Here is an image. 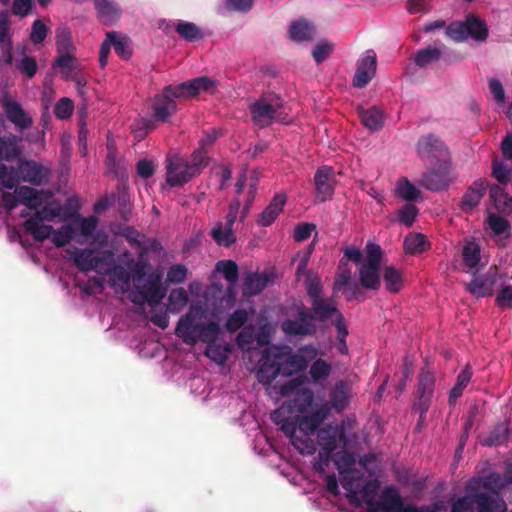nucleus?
Masks as SVG:
<instances>
[{
	"mask_svg": "<svg viewBox=\"0 0 512 512\" xmlns=\"http://www.w3.org/2000/svg\"><path fill=\"white\" fill-rule=\"evenodd\" d=\"M306 292L311 307L307 308L300 303L293 307L295 318H287L281 321L280 329L286 336H313L317 333L315 322H327L340 311L337 306L323 297V286L319 278L308 279Z\"/></svg>",
	"mask_w": 512,
	"mask_h": 512,
	"instance_id": "obj_1",
	"label": "nucleus"
},
{
	"mask_svg": "<svg viewBox=\"0 0 512 512\" xmlns=\"http://www.w3.org/2000/svg\"><path fill=\"white\" fill-rule=\"evenodd\" d=\"M204 309L198 305H191L190 310L182 315L175 328V334L185 344L193 346L197 342L207 344L205 355L219 365H223L231 351L229 344L216 343L221 328L218 322H198L204 316Z\"/></svg>",
	"mask_w": 512,
	"mask_h": 512,
	"instance_id": "obj_2",
	"label": "nucleus"
},
{
	"mask_svg": "<svg viewBox=\"0 0 512 512\" xmlns=\"http://www.w3.org/2000/svg\"><path fill=\"white\" fill-rule=\"evenodd\" d=\"M133 274L122 266L112 264L108 272H112L113 280L121 282L125 286H129L131 279L133 285L141 298V302L148 303L151 307L158 305L165 296V290L161 287L162 274L153 269V267L145 261H137L133 266ZM134 303H140L135 297L132 299Z\"/></svg>",
	"mask_w": 512,
	"mask_h": 512,
	"instance_id": "obj_3",
	"label": "nucleus"
},
{
	"mask_svg": "<svg viewBox=\"0 0 512 512\" xmlns=\"http://www.w3.org/2000/svg\"><path fill=\"white\" fill-rule=\"evenodd\" d=\"M282 107V97L273 91H267L249 105V111L255 125L267 127L275 119L278 110Z\"/></svg>",
	"mask_w": 512,
	"mask_h": 512,
	"instance_id": "obj_4",
	"label": "nucleus"
},
{
	"mask_svg": "<svg viewBox=\"0 0 512 512\" xmlns=\"http://www.w3.org/2000/svg\"><path fill=\"white\" fill-rule=\"evenodd\" d=\"M217 85L216 80L208 76H200L177 85H167L162 93L166 99H187L196 97L200 92H212Z\"/></svg>",
	"mask_w": 512,
	"mask_h": 512,
	"instance_id": "obj_5",
	"label": "nucleus"
},
{
	"mask_svg": "<svg viewBox=\"0 0 512 512\" xmlns=\"http://www.w3.org/2000/svg\"><path fill=\"white\" fill-rule=\"evenodd\" d=\"M364 500L367 512H402L406 508L399 491L393 485L384 487L377 500L374 494L370 495L368 489H365Z\"/></svg>",
	"mask_w": 512,
	"mask_h": 512,
	"instance_id": "obj_6",
	"label": "nucleus"
},
{
	"mask_svg": "<svg viewBox=\"0 0 512 512\" xmlns=\"http://www.w3.org/2000/svg\"><path fill=\"white\" fill-rule=\"evenodd\" d=\"M75 266L82 272L96 271L106 273L113 264V252L107 251L102 256H94L91 249L74 248L71 252Z\"/></svg>",
	"mask_w": 512,
	"mask_h": 512,
	"instance_id": "obj_7",
	"label": "nucleus"
},
{
	"mask_svg": "<svg viewBox=\"0 0 512 512\" xmlns=\"http://www.w3.org/2000/svg\"><path fill=\"white\" fill-rule=\"evenodd\" d=\"M18 179L31 183L35 186H42L49 183L51 170L42 164L34 161L21 159L17 164Z\"/></svg>",
	"mask_w": 512,
	"mask_h": 512,
	"instance_id": "obj_8",
	"label": "nucleus"
},
{
	"mask_svg": "<svg viewBox=\"0 0 512 512\" xmlns=\"http://www.w3.org/2000/svg\"><path fill=\"white\" fill-rule=\"evenodd\" d=\"M300 386L301 381L299 379H292L280 386L279 393L282 396H288L295 392L290 408L299 413H304L312 405L314 394L310 389Z\"/></svg>",
	"mask_w": 512,
	"mask_h": 512,
	"instance_id": "obj_9",
	"label": "nucleus"
},
{
	"mask_svg": "<svg viewBox=\"0 0 512 512\" xmlns=\"http://www.w3.org/2000/svg\"><path fill=\"white\" fill-rule=\"evenodd\" d=\"M3 112L7 120L12 123L18 131L28 130L33 126V118L24 110L22 105L5 94L1 101Z\"/></svg>",
	"mask_w": 512,
	"mask_h": 512,
	"instance_id": "obj_10",
	"label": "nucleus"
},
{
	"mask_svg": "<svg viewBox=\"0 0 512 512\" xmlns=\"http://www.w3.org/2000/svg\"><path fill=\"white\" fill-rule=\"evenodd\" d=\"M166 182L171 187L181 186L195 177V170L190 169L188 158L173 156L167 159Z\"/></svg>",
	"mask_w": 512,
	"mask_h": 512,
	"instance_id": "obj_11",
	"label": "nucleus"
},
{
	"mask_svg": "<svg viewBox=\"0 0 512 512\" xmlns=\"http://www.w3.org/2000/svg\"><path fill=\"white\" fill-rule=\"evenodd\" d=\"M279 356V347H271L263 351L256 374L260 383L269 385L278 375H281L278 365Z\"/></svg>",
	"mask_w": 512,
	"mask_h": 512,
	"instance_id": "obj_12",
	"label": "nucleus"
},
{
	"mask_svg": "<svg viewBox=\"0 0 512 512\" xmlns=\"http://www.w3.org/2000/svg\"><path fill=\"white\" fill-rule=\"evenodd\" d=\"M472 496L474 497L477 512H507V504L502 494L479 489L478 486H472Z\"/></svg>",
	"mask_w": 512,
	"mask_h": 512,
	"instance_id": "obj_13",
	"label": "nucleus"
},
{
	"mask_svg": "<svg viewBox=\"0 0 512 512\" xmlns=\"http://www.w3.org/2000/svg\"><path fill=\"white\" fill-rule=\"evenodd\" d=\"M330 414V407L328 403H322L318 408L311 413L297 415L298 416V430L302 434L301 438H310L319 426L327 419Z\"/></svg>",
	"mask_w": 512,
	"mask_h": 512,
	"instance_id": "obj_14",
	"label": "nucleus"
},
{
	"mask_svg": "<svg viewBox=\"0 0 512 512\" xmlns=\"http://www.w3.org/2000/svg\"><path fill=\"white\" fill-rule=\"evenodd\" d=\"M330 414V407L328 403H322L318 408L311 413L297 415L298 416V430L302 434L301 438H310L319 426L327 419Z\"/></svg>",
	"mask_w": 512,
	"mask_h": 512,
	"instance_id": "obj_15",
	"label": "nucleus"
},
{
	"mask_svg": "<svg viewBox=\"0 0 512 512\" xmlns=\"http://www.w3.org/2000/svg\"><path fill=\"white\" fill-rule=\"evenodd\" d=\"M335 172L331 166H320L314 175L316 197L320 202L331 200L335 189Z\"/></svg>",
	"mask_w": 512,
	"mask_h": 512,
	"instance_id": "obj_16",
	"label": "nucleus"
},
{
	"mask_svg": "<svg viewBox=\"0 0 512 512\" xmlns=\"http://www.w3.org/2000/svg\"><path fill=\"white\" fill-rule=\"evenodd\" d=\"M281 431L290 438L292 445L303 455H312L316 451V444L311 438H301L296 434L298 430V416L287 417L280 425Z\"/></svg>",
	"mask_w": 512,
	"mask_h": 512,
	"instance_id": "obj_17",
	"label": "nucleus"
},
{
	"mask_svg": "<svg viewBox=\"0 0 512 512\" xmlns=\"http://www.w3.org/2000/svg\"><path fill=\"white\" fill-rule=\"evenodd\" d=\"M497 279V268L491 267L486 274L475 276L470 283L466 284V291L476 298L491 296L494 293Z\"/></svg>",
	"mask_w": 512,
	"mask_h": 512,
	"instance_id": "obj_18",
	"label": "nucleus"
},
{
	"mask_svg": "<svg viewBox=\"0 0 512 512\" xmlns=\"http://www.w3.org/2000/svg\"><path fill=\"white\" fill-rule=\"evenodd\" d=\"M317 440L323 454L334 453L339 442L345 443L346 436L343 427L339 425L327 424L317 431Z\"/></svg>",
	"mask_w": 512,
	"mask_h": 512,
	"instance_id": "obj_19",
	"label": "nucleus"
},
{
	"mask_svg": "<svg viewBox=\"0 0 512 512\" xmlns=\"http://www.w3.org/2000/svg\"><path fill=\"white\" fill-rule=\"evenodd\" d=\"M376 54L373 50H368L366 56L358 60L357 68L353 77V86L364 88L372 80L376 73Z\"/></svg>",
	"mask_w": 512,
	"mask_h": 512,
	"instance_id": "obj_20",
	"label": "nucleus"
},
{
	"mask_svg": "<svg viewBox=\"0 0 512 512\" xmlns=\"http://www.w3.org/2000/svg\"><path fill=\"white\" fill-rule=\"evenodd\" d=\"M416 147L420 158H441L447 153L445 143L432 133L421 136Z\"/></svg>",
	"mask_w": 512,
	"mask_h": 512,
	"instance_id": "obj_21",
	"label": "nucleus"
},
{
	"mask_svg": "<svg viewBox=\"0 0 512 512\" xmlns=\"http://www.w3.org/2000/svg\"><path fill=\"white\" fill-rule=\"evenodd\" d=\"M279 348L278 365L282 376H291L306 370L305 360L301 356H297L296 353H292L291 347L284 346Z\"/></svg>",
	"mask_w": 512,
	"mask_h": 512,
	"instance_id": "obj_22",
	"label": "nucleus"
},
{
	"mask_svg": "<svg viewBox=\"0 0 512 512\" xmlns=\"http://www.w3.org/2000/svg\"><path fill=\"white\" fill-rule=\"evenodd\" d=\"M19 203L29 209L37 210L44 202L45 197H50L51 193L45 190H37L30 186H20L15 189Z\"/></svg>",
	"mask_w": 512,
	"mask_h": 512,
	"instance_id": "obj_23",
	"label": "nucleus"
},
{
	"mask_svg": "<svg viewBox=\"0 0 512 512\" xmlns=\"http://www.w3.org/2000/svg\"><path fill=\"white\" fill-rule=\"evenodd\" d=\"M488 184L484 179H478L467 189L462 197L460 207L464 212L472 211L485 194Z\"/></svg>",
	"mask_w": 512,
	"mask_h": 512,
	"instance_id": "obj_24",
	"label": "nucleus"
},
{
	"mask_svg": "<svg viewBox=\"0 0 512 512\" xmlns=\"http://www.w3.org/2000/svg\"><path fill=\"white\" fill-rule=\"evenodd\" d=\"M269 277L267 273L249 272L245 275L242 285V294L252 297L260 294L267 286Z\"/></svg>",
	"mask_w": 512,
	"mask_h": 512,
	"instance_id": "obj_25",
	"label": "nucleus"
},
{
	"mask_svg": "<svg viewBox=\"0 0 512 512\" xmlns=\"http://www.w3.org/2000/svg\"><path fill=\"white\" fill-rule=\"evenodd\" d=\"M287 201V197L283 193L275 194L268 206L262 211L257 223L260 226L267 227L271 225L278 215L282 212Z\"/></svg>",
	"mask_w": 512,
	"mask_h": 512,
	"instance_id": "obj_26",
	"label": "nucleus"
},
{
	"mask_svg": "<svg viewBox=\"0 0 512 512\" xmlns=\"http://www.w3.org/2000/svg\"><path fill=\"white\" fill-rule=\"evenodd\" d=\"M22 138L15 134L0 136V160L13 161L22 154L19 144Z\"/></svg>",
	"mask_w": 512,
	"mask_h": 512,
	"instance_id": "obj_27",
	"label": "nucleus"
},
{
	"mask_svg": "<svg viewBox=\"0 0 512 512\" xmlns=\"http://www.w3.org/2000/svg\"><path fill=\"white\" fill-rule=\"evenodd\" d=\"M419 185L430 191H440L449 185V177L445 170L431 169L422 175Z\"/></svg>",
	"mask_w": 512,
	"mask_h": 512,
	"instance_id": "obj_28",
	"label": "nucleus"
},
{
	"mask_svg": "<svg viewBox=\"0 0 512 512\" xmlns=\"http://www.w3.org/2000/svg\"><path fill=\"white\" fill-rule=\"evenodd\" d=\"M349 400L348 384L343 380L337 381L329 393L330 409L333 408L336 412H342L348 406Z\"/></svg>",
	"mask_w": 512,
	"mask_h": 512,
	"instance_id": "obj_29",
	"label": "nucleus"
},
{
	"mask_svg": "<svg viewBox=\"0 0 512 512\" xmlns=\"http://www.w3.org/2000/svg\"><path fill=\"white\" fill-rule=\"evenodd\" d=\"M99 19L104 24H113L121 16V9L112 0H94Z\"/></svg>",
	"mask_w": 512,
	"mask_h": 512,
	"instance_id": "obj_30",
	"label": "nucleus"
},
{
	"mask_svg": "<svg viewBox=\"0 0 512 512\" xmlns=\"http://www.w3.org/2000/svg\"><path fill=\"white\" fill-rule=\"evenodd\" d=\"M177 111V104L173 99H166L161 93L153 105V116L158 122H167Z\"/></svg>",
	"mask_w": 512,
	"mask_h": 512,
	"instance_id": "obj_31",
	"label": "nucleus"
},
{
	"mask_svg": "<svg viewBox=\"0 0 512 512\" xmlns=\"http://www.w3.org/2000/svg\"><path fill=\"white\" fill-rule=\"evenodd\" d=\"M358 116L361 123L371 131H378L384 125V119L382 112L377 107H371L369 109L358 108Z\"/></svg>",
	"mask_w": 512,
	"mask_h": 512,
	"instance_id": "obj_32",
	"label": "nucleus"
},
{
	"mask_svg": "<svg viewBox=\"0 0 512 512\" xmlns=\"http://www.w3.org/2000/svg\"><path fill=\"white\" fill-rule=\"evenodd\" d=\"M511 431L506 422L497 424L489 435L481 440V444L486 447L504 445L509 441Z\"/></svg>",
	"mask_w": 512,
	"mask_h": 512,
	"instance_id": "obj_33",
	"label": "nucleus"
},
{
	"mask_svg": "<svg viewBox=\"0 0 512 512\" xmlns=\"http://www.w3.org/2000/svg\"><path fill=\"white\" fill-rule=\"evenodd\" d=\"M379 270L380 267H370L362 264L359 268L360 285L365 289L379 290L381 286Z\"/></svg>",
	"mask_w": 512,
	"mask_h": 512,
	"instance_id": "obj_34",
	"label": "nucleus"
},
{
	"mask_svg": "<svg viewBox=\"0 0 512 512\" xmlns=\"http://www.w3.org/2000/svg\"><path fill=\"white\" fill-rule=\"evenodd\" d=\"M470 486H478L479 489L502 494L505 488L503 477L498 472H491L488 475L472 481Z\"/></svg>",
	"mask_w": 512,
	"mask_h": 512,
	"instance_id": "obj_35",
	"label": "nucleus"
},
{
	"mask_svg": "<svg viewBox=\"0 0 512 512\" xmlns=\"http://www.w3.org/2000/svg\"><path fill=\"white\" fill-rule=\"evenodd\" d=\"M123 236L130 245L141 248L143 252L149 249H157L158 242L155 239H146L143 234L133 227H126Z\"/></svg>",
	"mask_w": 512,
	"mask_h": 512,
	"instance_id": "obj_36",
	"label": "nucleus"
},
{
	"mask_svg": "<svg viewBox=\"0 0 512 512\" xmlns=\"http://www.w3.org/2000/svg\"><path fill=\"white\" fill-rule=\"evenodd\" d=\"M315 26L306 20L294 22L289 29L290 37L298 42L310 41L315 36Z\"/></svg>",
	"mask_w": 512,
	"mask_h": 512,
	"instance_id": "obj_37",
	"label": "nucleus"
},
{
	"mask_svg": "<svg viewBox=\"0 0 512 512\" xmlns=\"http://www.w3.org/2000/svg\"><path fill=\"white\" fill-rule=\"evenodd\" d=\"M490 198L500 213H512V198L499 185L490 187Z\"/></svg>",
	"mask_w": 512,
	"mask_h": 512,
	"instance_id": "obj_38",
	"label": "nucleus"
},
{
	"mask_svg": "<svg viewBox=\"0 0 512 512\" xmlns=\"http://www.w3.org/2000/svg\"><path fill=\"white\" fill-rule=\"evenodd\" d=\"M23 226L26 232L38 242L48 239L54 232V228L51 225L40 224L35 218L27 219Z\"/></svg>",
	"mask_w": 512,
	"mask_h": 512,
	"instance_id": "obj_39",
	"label": "nucleus"
},
{
	"mask_svg": "<svg viewBox=\"0 0 512 512\" xmlns=\"http://www.w3.org/2000/svg\"><path fill=\"white\" fill-rule=\"evenodd\" d=\"M383 281L388 292L396 294L402 288L404 279L402 273L394 266H386L383 269Z\"/></svg>",
	"mask_w": 512,
	"mask_h": 512,
	"instance_id": "obj_40",
	"label": "nucleus"
},
{
	"mask_svg": "<svg viewBox=\"0 0 512 512\" xmlns=\"http://www.w3.org/2000/svg\"><path fill=\"white\" fill-rule=\"evenodd\" d=\"M472 377V371L466 366L457 376L456 383L449 392L448 403L450 406L455 405L457 399L462 396L464 389L469 384Z\"/></svg>",
	"mask_w": 512,
	"mask_h": 512,
	"instance_id": "obj_41",
	"label": "nucleus"
},
{
	"mask_svg": "<svg viewBox=\"0 0 512 512\" xmlns=\"http://www.w3.org/2000/svg\"><path fill=\"white\" fill-rule=\"evenodd\" d=\"M175 30L182 39L189 42H195L204 37L202 30L195 23L184 20L176 23Z\"/></svg>",
	"mask_w": 512,
	"mask_h": 512,
	"instance_id": "obj_42",
	"label": "nucleus"
},
{
	"mask_svg": "<svg viewBox=\"0 0 512 512\" xmlns=\"http://www.w3.org/2000/svg\"><path fill=\"white\" fill-rule=\"evenodd\" d=\"M442 52L436 46H428L418 50L414 55V62L420 68H425L441 58Z\"/></svg>",
	"mask_w": 512,
	"mask_h": 512,
	"instance_id": "obj_43",
	"label": "nucleus"
},
{
	"mask_svg": "<svg viewBox=\"0 0 512 512\" xmlns=\"http://www.w3.org/2000/svg\"><path fill=\"white\" fill-rule=\"evenodd\" d=\"M465 24L467 27V36H470L477 41H483L487 38L488 27L481 19L475 16H468Z\"/></svg>",
	"mask_w": 512,
	"mask_h": 512,
	"instance_id": "obj_44",
	"label": "nucleus"
},
{
	"mask_svg": "<svg viewBox=\"0 0 512 512\" xmlns=\"http://www.w3.org/2000/svg\"><path fill=\"white\" fill-rule=\"evenodd\" d=\"M451 512H475V502L472 496V486L468 485L466 494L450 502Z\"/></svg>",
	"mask_w": 512,
	"mask_h": 512,
	"instance_id": "obj_45",
	"label": "nucleus"
},
{
	"mask_svg": "<svg viewBox=\"0 0 512 512\" xmlns=\"http://www.w3.org/2000/svg\"><path fill=\"white\" fill-rule=\"evenodd\" d=\"M107 39L110 40L118 56L125 60L131 57L132 50L126 36L118 35L115 31H109L107 32Z\"/></svg>",
	"mask_w": 512,
	"mask_h": 512,
	"instance_id": "obj_46",
	"label": "nucleus"
},
{
	"mask_svg": "<svg viewBox=\"0 0 512 512\" xmlns=\"http://www.w3.org/2000/svg\"><path fill=\"white\" fill-rule=\"evenodd\" d=\"M435 381V375L431 371L423 367L418 375L416 393L433 396L435 389Z\"/></svg>",
	"mask_w": 512,
	"mask_h": 512,
	"instance_id": "obj_47",
	"label": "nucleus"
},
{
	"mask_svg": "<svg viewBox=\"0 0 512 512\" xmlns=\"http://www.w3.org/2000/svg\"><path fill=\"white\" fill-rule=\"evenodd\" d=\"M210 235L220 246L230 247L236 242V237L233 234V230L226 228L221 222H218L215 225V227L211 230Z\"/></svg>",
	"mask_w": 512,
	"mask_h": 512,
	"instance_id": "obj_48",
	"label": "nucleus"
},
{
	"mask_svg": "<svg viewBox=\"0 0 512 512\" xmlns=\"http://www.w3.org/2000/svg\"><path fill=\"white\" fill-rule=\"evenodd\" d=\"M397 192L400 198L408 202L421 198V191L405 177L398 180Z\"/></svg>",
	"mask_w": 512,
	"mask_h": 512,
	"instance_id": "obj_49",
	"label": "nucleus"
},
{
	"mask_svg": "<svg viewBox=\"0 0 512 512\" xmlns=\"http://www.w3.org/2000/svg\"><path fill=\"white\" fill-rule=\"evenodd\" d=\"M427 244L428 241L423 234H410L404 239V250L408 254H420L426 250Z\"/></svg>",
	"mask_w": 512,
	"mask_h": 512,
	"instance_id": "obj_50",
	"label": "nucleus"
},
{
	"mask_svg": "<svg viewBox=\"0 0 512 512\" xmlns=\"http://www.w3.org/2000/svg\"><path fill=\"white\" fill-rule=\"evenodd\" d=\"M462 257L464 264L469 269H477L478 263L480 262V247L475 242L467 243L462 251ZM476 271H472V274H476Z\"/></svg>",
	"mask_w": 512,
	"mask_h": 512,
	"instance_id": "obj_51",
	"label": "nucleus"
},
{
	"mask_svg": "<svg viewBox=\"0 0 512 512\" xmlns=\"http://www.w3.org/2000/svg\"><path fill=\"white\" fill-rule=\"evenodd\" d=\"M209 162L210 158L208 157L207 150H203L200 147L194 150L188 159L189 168L195 170L196 176L199 175L206 166H208Z\"/></svg>",
	"mask_w": 512,
	"mask_h": 512,
	"instance_id": "obj_52",
	"label": "nucleus"
},
{
	"mask_svg": "<svg viewBox=\"0 0 512 512\" xmlns=\"http://www.w3.org/2000/svg\"><path fill=\"white\" fill-rule=\"evenodd\" d=\"M331 364L324 359H316L310 366L309 374L314 382L324 380L331 374Z\"/></svg>",
	"mask_w": 512,
	"mask_h": 512,
	"instance_id": "obj_53",
	"label": "nucleus"
},
{
	"mask_svg": "<svg viewBox=\"0 0 512 512\" xmlns=\"http://www.w3.org/2000/svg\"><path fill=\"white\" fill-rule=\"evenodd\" d=\"M216 270L221 272L224 278L234 284L239 277V270L236 262L232 260H221L216 264Z\"/></svg>",
	"mask_w": 512,
	"mask_h": 512,
	"instance_id": "obj_54",
	"label": "nucleus"
},
{
	"mask_svg": "<svg viewBox=\"0 0 512 512\" xmlns=\"http://www.w3.org/2000/svg\"><path fill=\"white\" fill-rule=\"evenodd\" d=\"M432 397L430 395H423L415 393V398L412 404V409L419 413V423L423 422L426 418V413L429 410Z\"/></svg>",
	"mask_w": 512,
	"mask_h": 512,
	"instance_id": "obj_55",
	"label": "nucleus"
},
{
	"mask_svg": "<svg viewBox=\"0 0 512 512\" xmlns=\"http://www.w3.org/2000/svg\"><path fill=\"white\" fill-rule=\"evenodd\" d=\"M419 214V209L411 203L405 204L397 212L398 221L406 227H411Z\"/></svg>",
	"mask_w": 512,
	"mask_h": 512,
	"instance_id": "obj_56",
	"label": "nucleus"
},
{
	"mask_svg": "<svg viewBox=\"0 0 512 512\" xmlns=\"http://www.w3.org/2000/svg\"><path fill=\"white\" fill-rule=\"evenodd\" d=\"M248 320V313L245 309L235 310L227 319L225 327L229 332H236Z\"/></svg>",
	"mask_w": 512,
	"mask_h": 512,
	"instance_id": "obj_57",
	"label": "nucleus"
},
{
	"mask_svg": "<svg viewBox=\"0 0 512 512\" xmlns=\"http://www.w3.org/2000/svg\"><path fill=\"white\" fill-rule=\"evenodd\" d=\"M487 223L495 235H502L504 233L509 234L510 232L511 226L509 221L497 214H489L487 217Z\"/></svg>",
	"mask_w": 512,
	"mask_h": 512,
	"instance_id": "obj_58",
	"label": "nucleus"
},
{
	"mask_svg": "<svg viewBox=\"0 0 512 512\" xmlns=\"http://www.w3.org/2000/svg\"><path fill=\"white\" fill-rule=\"evenodd\" d=\"M0 183L7 189H13L16 187L19 183V179L16 169L13 166L10 167V172H8V167L0 162Z\"/></svg>",
	"mask_w": 512,
	"mask_h": 512,
	"instance_id": "obj_59",
	"label": "nucleus"
},
{
	"mask_svg": "<svg viewBox=\"0 0 512 512\" xmlns=\"http://www.w3.org/2000/svg\"><path fill=\"white\" fill-rule=\"evenodd\" d=\"M52 242L56 247H63L68 244L74 235V229L71 225H63L52 233Z\"/></svg>",
	"mask_w": 512,
	"mask_h": 512,
	"instance_id": "obj_60",
	"label": "nucleus"
},
{
	"mask_svg": "<svg viewBox=\"0 0 512 512\" xmlns=\"http://www.w3.org/2000/svg\"><path fill=\"white\" fill-rule=\"evenodd\" d=\"M366 261L363 265L370 267H381V261L383 256V250L380 245L375 243H368L366 246Z\"/></svg>",
	"mask_w": 512,
	"mask_h": 512,
	"instance_id": "obj_61",
	"label": "nucleus"
},
{
	"mask_svg": "<svg viewBox=\"0 0 512 512\" xmlns=\"http://www.w3.org/2000/svg\"><path fill=\"white\" fill-rule=\"evenodd\" d=\"M492 175L500 184H507L511 181L512 171L503 162L493 161Z\"/></svg>",
	"mask_w": 512,
	"mask_h": 512,
	"instance_id": "obj_62",
	"label": "nucleus"
},
{
	"mask_svg": "<svg viewBox=\"0 0 512 512\" xmlns=\"http://www.w3.org/2000/svg\"><path fill=\"white\" fill-rule=\"evenodd\" d=\"M61 213V207L57 204L49 203L44 206L41 210H37L35 215L32 218L37 219V221H52L56 217H58Z\"/></svg>",
	"mask_w": 512,
	"mask_h": 512,
	"instance_id": "obj_63",
	"label": "nucleus"
},
{
	"mask_svg": "<svg viewBox=\"0 0 512 512\" xmlns=\"http://www.w3.org/2000/svg\"><path fill=\"white\" fill-rule=\"evenodd\" d=\"M188 300V294L184 288L173 289L170 292L169 303L170 306L176 311H179L185 307L188 303Z\"/></svg>",
	"mask_w": 512,
	"mask_h": 512,
	"instance_id": "obj_64",
	"label": "nucleus"
}]
</instances>
